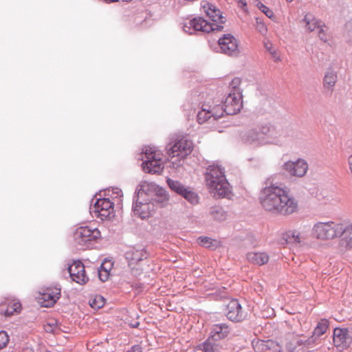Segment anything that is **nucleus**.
I'll use <instances>...</instances> for the list:
<instances>
[{
  "label": "nucleus",
  "mask_w": 352,
  "mask_h": 352,
  "mask_svg": "<svg viewBox=\"0 0 352 352\" xmlns=\"http://www.w3.org/2000/svg\"><path fill=\"white\" fill-rule=\"evenodd\" d=\"M259 194V202L264 210L274 214L290 215L297 212L298 201L281 186L266 182Z\"/></svg>",
  "instance_id": "obj_1"
},
{
  "label": "nucleus",
  "mask_w": 352,
  "mask_h": 352,
  "mask_svg": "<svg viewBox=\"0 0 352 352\" xmlns=\"http://www.w3.org/2000/svg\"><path fill=\"white\" fill-rule=\"evenodd\" d=\"M206 184L210 192L215 198L228 197L231 193L223 168L219 166H209L205 173Z\"/></svg>",
  "instance_id": "obj_2"
},
{
  "label": "nucleus",
  "mask_w": 352,
  "mask_h": 352,
  "mask_svg": "<svg viewBox=\"0 0 352 352\" xmlns=\"http://www.w3.org/2000/svg\"><path fill=\"white\" fill-rule=\"evenodd\" d=\"M261 133L265 136V144H282L287 139L293 138L295 132L293 128L287 124L278 123L272 124L270 123L261 124Z\"/></svg>",
  "instance_id": "obj_3"
},
{
  "label": "nucleus",
  "mask_w": 352,
  "mask_h": 352,
  "mask_svg": "<svg viewBox=\"0 0 352 352\" xmlns=\"http://www.w3.org/2000/svg\"><path fill=\"white\" fill-rule=\"evenodd\" d=\"M342 221H319L314 224L312 234L320 240H333L341 237Z\"/></svg>",
  "instance_id": "obj_4"
},
{
  "label": "nucleus",
  "mask_w": 352,
  "mask_h": 352,
  "mask_svg": "<svg viewBox=\"0 0 352 352\" xmlns=\"http://www.w3.org/2000/svg\"><path fill=\"white\" fill-rule=\"evenodd\" d=\"M138 193H143L151 204L164 207L168 201V195L166 190L155 183L144 182L138 186Z\"/></svg>",
  "instance_id": "obj_5"
},
{
  "label": "nucleus",
  "mask_w": 352,
  "mask_h": 352,
  "mask_svg": "<svg viewBox=\"0 0 352 352\" xmlns=\"http://www.w3.org/2000/svg\"><path fill=\"white\" fill-rule=\"evenodd\" d=\"M133 197V212L134 215L140 217L142 219L148 218L154 211V206L149 201H146V197L142 193H138V186L136 188Z\"/></svg>",
  "instance_id": "obj_6"
},
{
  "label": "nucleus",
  "mask_w": 352,
  "mask_h": 352,
  "mask_svg": "<svg viewBox=\"0 0 352 352\" xmlns=\"http://www.w3.org/2000/svg\"><path fill=\"white\" fill-rule=\"evenodd\" d=\"M166 153L170 157H179L184 158L191 153L192 142L183 137L175 140L173 143H170L166 146Z\"/></svg>",
  "instance_id": "obj_7"
},
{
  "label": "nucleus",
  "mask_w": 352,
  "mask_h": 352,
  "mask_svg": "<svg viewBox=\"0 0 352 352\" xmlns=\"http://www.w3.org/2000/svg\"><path fill=\"white\" fill-rule=\"evenodd\" d=\"M100 237V230L89 226L78 228L74 233L75 242L81 246L86 245L88 247L91 242L96 241Z\"/></svg>",
  "instance_id": "obj_8"
},
{
  "label": "nucleus",
  "mask_w": 352,
  "mask_h": 352,
  "mask_svg": "<svg viewBox=\"0 0 352 352\" xmlns=\"http://www.w3.org/2000/svg\"><path fill=\"white\" fill-rule=\"evenodd\" d=\"M166 183L173 192L182 196L191 204L195 205L199 203L198 195L192 190L190 187H186L180 182L170 178H167Z\"/></svg>",
  "instance_id": "obj_9"
},
{
  "label": "nucleus",
  "mask_w": 352,
  "mask_h": 352,
  "mask_svg": "<svg viewBox=\"0 0 352 352\" xmlns=\"http://www.w3.org/2000/svg\"><path fill=\"white\" fill-rule=\"evenodd\" d=\"M90 212L102 220L107 219L114 212V203L109 198L97 199L95 204L90 206Z\"/></svg>",
  "instance_id": "obj_10"
},
{
  "label": "nucleus",
  "mask_w": 352,
  "mask_h": 352,
  "mask_svg": "<svg viewBox=\"0 0 352 352\" xmlns=\"http://www.w3.org/2000/svg\"><path fill=\"white\" fill-rule=\"evenodd\" d=\"M124 256L128 261L129 266L133 270L136 265L148 258L149 253L144 246L137 245L129 247L124 253Z\"/></svg>",
  "instance_id": "obj_11"
},
{
  "label": "nucleus",
  "mask_w": 352,
  "mask_h": 352,
  "mask_svg": "<svg viewBox=\"0 0 352 352\" xmlns=\"http://www.w3.org/2000/svg\"><path fill=\"white\" fill-rule=\"evenodd\" d=\"M221 52L226 55L237 56L240 52L236 38L230 34H223L218 40Z\"/></svg>",
  "instance_id": "obj_12"
},
{
  "label": "nucleus",
  "mask_w": 352,
  "mask_h": 352,
  "mask_svg": "<svg viewBox=\"0 0 352 352\" xmlns=\"http://www.w3.org/2000/svg\"><path fill=\"white\" fill-rule=\"evenodd\" d=\"M222 106L226 115H234L238 113L243 106L242 93L230 92Z\"/></svg>",
  "instance_id": "obj_13"
},
{
  "label": "nucleus",
  "mask_w": 352,
  "mask_h": 352,
  "mask_svg": "<svg viewBox=\"0 0 352 352\" xmlns=\"http://www.w3.org/2000/svg\"><path fill=\"white\" fill-rule=\"evenodd\" d=\"M68 272L71 279L76 283L83 285L89 281L85 265L83 263L79 260L74 261L72 265L67 267Z\"/></svg>",
  "instance_id": "obj_14"
},
{
  "label": "nucleus",
  "mask_w": 352,
  "mask_h": 352,
  "mask_svg": "<svg viewBox=\"0 0 352 352\" xmlns=\"http://www.w3.org/2000/svg\"><path fill=\"white\" fill-rule=\"evenodd\" d=\"M190 26L188 28H192L195 31H201L204 32H220L223 29V26L217 23H211L208 22L202 17H195L189 21Z\"/></svg>",
  "instance_id": "obj_15"
},
{
  "label": "nucleus",
  "mask_w": 352,
  "mask_h": 352,
  "mask_svg": "<svg viewBox=\"0 0 352 352\" xmlns=\"http://www.w3.org/2000/svg\"><path fill=\"white\" fill-rule=\"evenodd\" d=\"M351 337L350 336L349 331L347 329H341L338 327L334 329L333 342L334 346L340 351L347 349L351 342Z\"/></svg>",
  "instance_id": "obj_16"
},
{
  "label": "nucleus",
  "mask_w": 352,
  "mask_h": 352,
  "mask_svg": "<svg viewBox=\"0 0 352 352\" xmlns=\"http://www.w3.org/2000/svg\"><path fill=\"white\" fill-rule=\"evenodd\" d=\"M226 310V317L230 321L239 322L245 318V314L237 299L231 300L227 305Z\"/></svg>",
  "instance_id": "obj_17"
},
{
  "label": "nucleus",
  "mask_w": 352,
  "mask_h": 352,
  "mask_svg": "<svg viewBox=\"0 0 352 352\" xmlns=\"http://www.w3.org/2000/svg\"><path fill=\"white\" fill-rule=\"evenodd\" d=\"M243 142L249 144L262 145L265 144V140L261 133V124L256 128L249 129L241 135Z\"/></svg>",
  "instance_id": "obj_18"
},
{
  "label": "nucleus",
  "mask_w": 352,
  "mask_h": 352,
  "mask_svg": "<svg viewBox=\"0 0 352 352\" xmlns=\"http://www.w3.org/2000/svg\"><path fill=\"white\" fill-rule=\"evenodd\" d=\"M283 168L293 176L302 177L307 171L308 165L304 160L299 159L296 162H285Z\"/></svg>",
  "instance_id": "obj_19"
},
{
  "label": "nucleus",
  "mask_w": 352,
  "mask_h": 352,
  "mask_svg": "<svg viewBox=\"0 0 352 352\" xmlns=\"http://www.w3.org/2000/svg\"><path fill=\"white\" fill-rule=\"evenodd\" d=\"M252 345L256 352H280V346L272 340L254 339Z\"/></svg>",
  "instance_id": "obj_20"
},
{
  "label": "nucleus",
  "mask_w": 352,
  "mask_h": 352,
  "mask_svg": "<svg viewBox=\"0 0 352 352\" xmlns=\"http://www.w3.org/2000/svg\"><path fill=\"white\" fill-rule=\"evenodd\" d=\"M342 231H341L342 238L338 243V249L341 252H345L352 249V223L342 221Z\"/></svg>",
  "instance_id": "obj_21"
},
{
  "label": "nucleus",
  "mask_w": 352,
  "mask_h": 352,
  "mask_svg": "<svg viewBox=\"0 0 352 352\" xmlns=\"http://www.w3.org/2000/svg\"><path fill=\"white\" fill-rule=\"evenodd\" d=\"M143 160L142 167L146 173L157 174L160 173L164 169V165L161 160L155 156L147 157V159H143Z\"/></svg>",
  "instance_id": "obj_22"
},
{
  "label": "nucleus",
  "mask_w": 352,
  "mask_h": 352,
  "mask_svg": "<svg viewBox=\"0 0 352 352\" xmlns=\"http://www.w3.org/2000/svg\"><path fill=\"white\" fill-rule=\"evenodd\" d=\"M201 7L204 10L206 15L215 23H224L226 21V18L222 15L220 10L217 9L214 5L202 1Z\"/></svg>",
  "instance_id": "obj_23"
},
{
  "label": "nucleus",
  "mask_w": 352,
  "mask_h": 352,
  "mask_svg": "<svg viewBox=\"0 0 352 352\" xmlns=\"http://www.w3.org/2000/svg\"><path fill=\"white\" fill-rule=\"evenodd\" d=\"M231 328L226 323H218L212 325L209 338L220 341L228 337L230 333Z\"/></svg>",
  "instance_id": "obj_24"
},
{
  "label": "nucleus",
  "mask_w": 352,
  "mask_h": 352,
  "mask_svg": "<svg viewBox=\"0 0 352 352\" xmlns=\"http://www.w3.org/2000/svg\"><path fill=\"white\" fill-rule=\"evenodd\" d=\"M21 304L19 302H4L0 304V314L10 317L14 314L20 313Z\"/></svg>",
  "instance_id": "obj_25"
},
{
  "label": "nucleus",
  "mask_w": 352,
  "mask_h": 352,
  "mask_svg": "<svg viewBox=\"0 0 352 352\" xmlns=\"http://www.w3.org/2000/svg\"><path fill=\"white\" fill-rule=\"evenodd\" d=\"M60 297V288H56L54 291L47 290L42 294V299L43 300L41 302L42 306L44 307H51L54 306Z\"/></svg>",
  "instance_id": "obj_26"
},
{
  "label": "nucleus",
  "mask_w": 352,
  "mask_h": 352,
  "mask_svg": "<svg viewBox=\"0 0 352 352\" xmlns=\"http://www.w3.org/2000/svg\"><path fill=\"white\" fill-rule=\"evenodd\" d=\"M337 79V73L332 69H327L323 78L322 85L324 88L332 92Z\"/></svg>",
  "instance_id": "obj_27"
},
{
  "label": "nucleus",
  "mask_w": 352,
  "mask_h": 352,
  "mask_svg": "<svg viewBox=\"0 0 352 352\" xmlns=\"http://www.w3.org/2000/svg\"><path fill=\"white\" fill-rule=\"evenodd\" d=\"M302 22L305 24L306 29L310 32L317 30L323 23L322 21L317 19L314 15L310 12L307 13L304 16Z\"/></svg>",
  "instance_id": "obj_28"
},
{
  "label": "nucleus",
  "mask_w": 352,
  "mask_h": 352,
  "mask_svg": "<svg viewBox=\"0 0 352 352\" xmlns=\"http://www.w3.org/2000/svg\"><path fill=\"white\" fill-rule=\"evenodd\" d=\"M204 352H221L223 347L219 341L208 338L201 345Z\"/></svg>",
  "instance_id": "obj_29"
},
{
  "label": "nucleus",
  "mask_w": 352,
  "mask_h": 352,
  "mask_svg": "<svg viewBox=\"0 0 352 352\" xmlns=\"http://www.w3.org/2000/svg\"><path fill=\"white\" fill-rule=\"evenodd\" d=\"M209 215L214 221H223L227 218V212L222 206H214L209 209Z\"/></svg>",
  "instance_id": "obj_30"
},
{
  "label": "nucleus",
  "mask_w": 352,
  "mask_h": 352,
  "mask_svg": "<svg viewBox=\"0 0 352 352\" xmlns=\"http://www.w3.org/2000/svg\"><path fill=\"white\" fill-rule=\"evenodd\" d=\"M247 258L249 261L259 265L267 263L269 260L268 255L265 252H250L247 254Z\"/></svg>",
  "instance_id": "obj_31"
},
{
  "label": "nucleus",
  "mask_w": 352,
  "mask_h": 352,
  "mask_svg": "<svg viewBox=\"0 0 352 352\" xmlns=\"http://www.w3.org/2000/svg\"><path fill=\"white\" fill-rule=\"evenodd\" d=\"M210 105L208 104H203L201 106V109L197 113V122L199 124H203L207 122L208 120L212 118L211 117V112H210Z\"/></svg>",
  "instance_id": "obj_32"
},
{
  "label": "nucleus",
  "mask_w": 352,
  "mask_h": 352,
  "mask_svg": "<svg viewBox=\"0 0 352 352\" xmlns=\"http://www.w3.org/2000/svg\"><path fill=\"white\" fill-rule=\"evenodd\" d=\"M329 325V322L327 319L322 318L317 324L315 327L313 333L318 338H320L323 335L327 330Z\"/></svg>",
  "instance_id": "obj_33"
},
{
  "label": "nucleus",
  "mask_w": 352,
  "mask_h": 352,
  "mask_svg": "<svg viewBox=\"0 0 352 352\" xmlns=\"http://www.w3.org/2000/svg\"><path fill=\"white\" fill-rule=\"evenodd\" d=\"M210 112H211V117L213 118V120H219L226 114L222 104H217L212 107L210 106Z\"/></svg>",
  "instance_id": "obj_34"
},
{
  "label": "nucleus",
  "mask_w": 352,
  "mask_h": 352,
  "mask_svg": "<svg viewBox=\"0 0 352 352\" xmlns=\"http://www.w3.org/2000/svg\"><path fill=\"white\" fill-rule=\"evenodd\" d=\"M104 304V298L100 295H96L89 300L90 306L94 309H99L102 308Z\"/></svg>",
  "instance_id": "obj_35"
},
{
  "label": "nucleus",
  "mask_w": 352,
  "mask_h": 352,
  "mask_svg": "<svg viewBox=\"0 0 352 352\" xmlns=\"http://www.w3.org/2000/svg\"><path fill=\"white\" fill-rule=\"evenodd\" d=\"M285 236L287 243H299L300 242V234L297 232L289 231Z\"/></svg>",
  "instance_id": "obj_36"
},
{
  "label": "nucleus",
  "mask_w": 352,
  "mask_h": 352,
  "mask_svg": "<svg viewBox=\"0 0 352 352\" xmlns=\"http://www.w3.org/2000/svg\"><path fill=\"white\" fill-rule=\"evenodd\" d=\"M256 30L262 35H265L267 32V28L262 19L258 17L256 18Z\"/></svg>",
  "instance_id": "obj_37"
},
{
  "label": "nucleus",
  "mask_w": 352,
  "mask_h": 352,
  "mask_svg": "<svg viewBox=\"0 0 352 352\" xmlns=\"http://www.w3.org/2000/svg\"><path fill=\"white\" fill-rule=\"evenodd\" d=\"M305 348L311 349L319 343V338H318L312 333V335L310 337H309L307 339H305Z\"/></svg>",
  "instance_id": "obj_38"
},
{
  "label": "nucleus",
  "mask_w": 352,
  "mask_h": 352,
  "mask_svg": "<svg viewBox=\"0 0 352 352\" xmlns=\"http://www.w3.org/2000/svg\"><path fill=\"white\" fill-rule=\"evenodd\" d=\"M104 263H102L100 266V268L98 270V277L102 282H105L109 276V270L104 267Z\"/></svg>",
  "instance_id": "obj_39"
},
{
  "label": "nucleus",
  "mask_w": 352,
  "mask_h": 352,
  "mask_svg": "<svg viewBox=\"0 0 352 352\" xmlns=\"http://www.w3.org/2000/svg\"><path fill=\"white\" fill-rule=\"evenodd\" d=\"M241 82V78L236 77L230 82V92H241L239 85Z\"/></svg>",
  "instance_id": "obj_40"
},
{
  "label": "nucleus",
  "mask_w": 352,
  "mask_h": 352,
  "mask_svg": "<svg viewBox=\"0 0 352 352\" xmlns=\"http://www.w3.org/2000/svg\"><path fill=\"white\" fill-rule=\"evenodd\" d=\"M257 8L264 13L268 18L272 19L274 16V12L272 10H270L265 5L262 3L261 2H258Z\"/></svg>",
  "instance_id": "obj_41"
},
{
  "label": "nucleus",
  "mask_w": 352,
  "mask_h": 352,
  "mask_svg": "<svg viewBox=\"0 0 352 352\" xmlns=\"http://www.w3.org/2000/svg\"><path fill=\"white\" fill-rule=\"evenodd\" d=\"M327 30V28L324 23L317 29L319 38L324 42H327L328 40V36L326 34Z\"/></svg>",
  "instance_id": "obj_42"
},
{
  "label": "nucleus",
  "mask_w": 352,
  "mask_h": 352,
  "mask_svg": "<svg viewBox=\"0 0 352 352\" xmlns=\"http://www.w3.org/2000/svg\"><path fill=\"white\" fill-rule=\"evenodd\" d=\"M9 336L6 331H0V349H3L9 342Z\"/></svg>",
  "instance_id": "obj_43"
},
{
  "label": "nucleus",
  "mask_w": 352,
  "mask_h": 352,
  "mask_svg": "<svg viewBox=\"0 0 352 352\" xmlns=\"http://www.w3.org/2000/svg\"><path fill=\"white\" fill-rule=\"evenodd\" d=\"M265 49L270 53L272 57L274 58L276 61L279 60V56H278L276 50L273 47V45L271 43H265Z\"/></svg>",
  "instance_id": "obj_44"
},
{
  "label": "nucleus",
  "mask_w": 352,
  "mask_h": 352,
  "mask_svg": "<svg viewBox=\"0 0 352 352\" xmlns=\"http://www.w3.org/2000/svg\"><path fill=\"white\" fill-rule=\"evenodd\" d=\"M198 241L200 245L206 248H210L212 243V239L207 236H199Z\"/></svg>",
  "instance_id": "obj_45"
},
{
  "label": "nucleus",
  "mask_w": 352,
  "mask_h": 352,
  "mask_svg": "<svg viewBox=\"0 0 352 352\" xmlns=\"http://www.w3.org/2000/svg\"><path fill=\"white\" fill-rule=\"evenodd\" d=\"M346 30L345 37L346 41L352 45V23H349L346 25Z\"/></svg>",
  "instance_id": "obj_46"
},
{
  "label": "nucleus",
  "mask_w": 352,
  "mask_h": 352,
  "mask_svg": "<svg viewBox=\"0 0 352 352\" xmlns=\"http://www.w3.org/2000/svg\"><path fill=\"white\" fill-rule=\"evenodd\" d=\"M294 340L286 343L285 348L288 352H297V346Z\"/></svg>",
  "instance_id": "obj_47"
},
{
  "label": "nucleus",
  "mask_w": 352,
  "mask_h": 352,
  "mask_svg": "<svg viewBox=\"0 0 352 352\" xmlns=\"http://www.w3.org/2000/svg\"><path fill=\"white\" fill-rule=\"evenodd\" d=\"M131 287L135 290H137L138 292H142L144 288V283H140V282H133L131 284Z\"/></svg>",
  "instance_id": "obj_48"
},
{
  "label": "nucleus",
  "mask_w": 352,
  "mask_h": 352,
  "mask_svg": "<svg viewBox=\"0 0 352 352\" xmlns=\"http://www.w3.org/2000/svg\"><path fill=\"white\" fill-rule=\"evenodd\" d=\"M144 159H147V157L155 156V151L153 148H146L144 153Z\"/></svg>",
  "instance_id": "obj_49"
},
{
  "label": "nucleus",
  "mask_w": 352,
  "mask_h": 352,
  "mask_svg": "<svg viewBox=\"0 0 352 352\" xmlns=\"http://www.w3.org/2000/svg\"><path fill=\"white\" fill-rule=\"evenodd\" d=\"M57 326V321L55 320L54 322H52L51 323H48L47 324V329H46V331H54V327H56Z\"/></svg>",
  "instance_id": "obj_50"
},
{
  "label": "nucleus",
  "mask_w": 352,
  "mask_h": 352,
  "mask_svg": "<svg viewBox=\"0 0 352 352\" xmlns=\"http://www.w3.org/2000/svg\"><path fill=\"white\" fill-rule=\"evenodd\" d=\"M129 352H142V347L139 344H135L131 346Z\"/></svg>",
  "instance_id": "obj_51"
},
{
  "label": "nucleus",
  "mask_w": 352,
  "mask_h": 352,
  "mask_svg": "<svg viewBox=\"0 0 352 352\" xmlns=\"http://www.w3.org/2000/svg\"><path fill=\"white\" fill-rule=\"evenodd\" d=\"M294 342H295V344L296 345L297 348L298 346H302V347H305V340L304 339H296V340H294Z\"/></svg>",
  "instance_id": "obj_52"
},
{
  "label": "nucleus",
  "mask_w": 352,
  "mask_h": 352,
  "mask_svg": "<svg viewBox=\"0 0 352 352\" xmlns=\"http://www.w3.org/2000/svg\"><path fill=\"white\" fill-rule=\"evenodd\" d=\"M239 4L243 8L247 6V3H246L245 0H239Z\"/></svg>",
  "instance_id": "obj_53"
},
{
  "label": "nucleus",
  "mask_w": 352,
  "mask_h": 352,
  "mask_svg": "<svg viewBox=\"0 0 352 352\" xmlns=\"http://www.w3.org/2000/svg\"><path fill=\"white\" fill-rule=\"evenodd\" d=\"M107 3H112V2H116V1H126L129 2L131 0H104Z\"/></svg>",
  "instance_id": "obj_54"
},
{
  "label": "nucleus",
  "mask_w": 352,
  "mask_h": 352,
  "mask_svg": "<svg viewBox=\"0 0 352 352\" xmlns=\"http://www.w3.org/2000/svg\"><path fill=\"white\" fill-rule=\"evenodd\" d=\"M348 163L349 165L350 170L352 173V155L349 156V157L348 159Z\"/></svg>",
  "instance_id": "obj_55"
},
{
  "label": "nucleus",
  "mask_w": 352,
  "mask_h": 352,
  "mask_svg": "<svg viewBox=\"0 0 352 352\" xmlns=\"http://www.w3.org/2000/svg\"><path fill=\"white\" fill-rule=\"evenodd\" d=\"M22 352H34V350L32 348L26 346L23 348Z\"/></svg>",
  "instance_id": "obj_56"
},
{
  "label": "nucleus",
  "mask_w": 352,
  "mask_h": 352,
  "mask_svg": "<svg viewBox=\"0 0 352 352\" xmlns=\"http://www.w3.org/2000/svg\"><path fill=\"white\" fill-rule=\"evenodd\" d=\"M138 325H139V322H136V324H134L133 325V327L136 328V327H138Z\"/></svg>",
  "instance_id": "obj_57"
},
{
  "label": "nucleus",
  "mask_w": 352,
  "mask_h": 352,
  "mask_svg": "<svg viewBox=\"0 0 352 352\" xmlns=\"http://www.w3.org/2000/svg\"><path fill=\"white\" fill-rule=\"evenodd\" d=\"M286 1H288V2L292 1V0H286Z\"/></svg>",
  "instance_id": "obj_58"
}]
</instances>
